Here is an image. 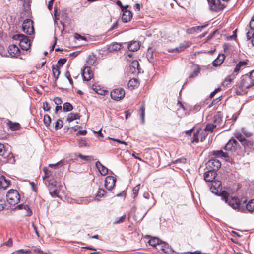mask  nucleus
I'll return each instance as SVG.
<instances>
[{
  "label": "nucleus",
  "instance_id": "obj_33",
  "mask_svg": "<svg viewBox=\"0 0 254 254\" xmlns=\"http://www.w3.org/2000/svg\"><path fill=\"white\" fill-rule=\"evenodd\" d=\"M106 192V191L105 190L103 189H99L97 191L95 199L96 200H99L101 198L104 196Z\"/></svg>",
  "mask_w": 254,
  "mask_h": 254
},
{
  "label": "nucleus",
  "instance_id": "obj_45",
  "mask_svg": "<svg viewBox=\"0 0 254 254\" xmlns=\"http://www.w3.org/2000/svg\"><path fill=\"white\" fill-rule=\"evenodd\" d=\"M63 126V121L61 119H58L55 123V128L56 130L61 129Z\"/></svg>",
  "mask_w": 254,
  "mask_h": 254
},
{
  "label": "nucleus",
  "instance_id": "obj_7",
  "mask_svg": "<svg viewBox=\"0 0 254 254\" xmlns=\"http://www.w3.org/2000/svg\"><path fill=\"white\" fill-rule=\"evenodd\" d=\"M33 23V21L30 19L25 20L22 24L23 31L28 35L33 34L34 31Z\"/></svg>",
  "mask_w": 254,
  "mask_h": 254
},
{
  "label": "nucleus",
  "instance_id": "obj_26",
  "mask_svg": "<svg viewBox=\"0 0 254 254\" xmlns=\"http://www.w3.org/2000/svg\"><path fill=\"white\" fill-rule=\"evenodd\" d=\"M122 45L120 43H113L110 44L108 47L109 51L112 52L113 51H118L121 49Z\"/></svg>",
  "mask_w": 254,
  "mask_h": 254
},
{
  "label": "nucleus",
  "instance_id": "obj_55",
  "mask_svg": "<svg viewBox=\"0 0 254 254\" xmlns=\"http://www.w3.org/2000/svg\"><path fill=\"white\" fill-rule=\"evenodd\" d=\"M250 81L253 85H254V70L251 71L248 76Z\"/></svg>",
  "mask_w": 254,
  "mask_h": 254
},
{
  "label": "nucleus",
  "instance_id": "obj_56",
  "mask_svg": "<svg viewBox=\"0 0 254 254\" xmlns=\"http://www.w3.org/2000/svg\"><path fill=\"white\" fill-rule=\"evenodd\" d=\"M79 146L80 147H83L87 146V143L85 139H81L79 141Z\"/></svg>",
  "mask_w": 254,
  "mask_h": 254
},
{
  "label": "nucleus",
  "instance_id": "obj_15",
  "mask_svg": "<svg viewBox=\"0 0 254 254\" xmlns=\"http://www.w3.org/2000/svg\"><path fill=\"white\" fill-rule=\"evenodd\" d=\"M136 207H133L131 209V212L134 213L133 218L135 221H141L147 214L148 210L139 213V212H136Z\"/></svg>",
  "mask_w": 254,
  "mask_h": 254
},
{
  "label": "nucleus",
  "instance_id": "obj_24",
  "mask_svg": "<svg viewBox=\"0 0 254 254\" xmlns=\"http://www.w3.org/2000/svg\"><path fill=\"white\" fill-rule=\"evenodd\" d=\"M212 154L216 157L218 158H226L228 157V154L227 153L224 152L222 150H217L213 151L212 152Z\"/></svg>",
  "mask_w": 254,
  "mask_h": 254
},
{
  "label": "nucleus",
  "instance_id": "obj_47",
  "mask_svg": "<svg viewBox=\"0 0 254 254\" xmlns=\"http://www.w3.org/2000/svg\"><path fill=\"white\" fill-rule=\"evenodd\" d=\"M66 59H65V58H61L60 59L58 62H57V64L55 65L57 67H62L64 64L66 63Z\"/></svg>",
  "mask_w": 254,
  "mask_h": 254
},
{
  "label": "nucleus",
  "instance_id": "obj_34",
  "mask_svg": "<svg viewBox=\"0 0 254 254\" xmlns=\"http://www.w3.org/2000/svg\"><path fill=\"white\" fill-rule=\"evenodd\" d=\"M234 136L241 143L245 142L247 141L245 138L239 131H236L234 133Z\"/></svg>",
  "mask_w": 254,
  "mask_h": 254
},
{
  "label": "nucleus",
  "instance_id": "obj_35",
  "mask_svg": "<svg viewBox=\"0 0 254 254\" xmlns=\"http://www.w3.org/2000/svg\"><path fill=\"white\" fill-rule=\"evenodd\" d=\"M52 72H53V74L54 77H55L56 80L59 77L60 74L59 67H57L54 65H53L52 66Z\"/></svg>",
  "mask_w": 254,
  "mask_h": 254
},
{
  "label": "nucleus",
  "instance_id": "obj_63",
  "mask_svg": "<svg viewBox=\"0 0 254 254\" xmlns=\"http://www.w3.org/2000/svg\"><path fill=\"white\" fill-rule=\"evenodd\" d=\"M199 73V69L195 70L192 73L190 74L189 78H193L195 76H197Z\"/></svg>",
  "mask_w": 254,
  "mask_h": 254
},
{
  "label": "nucleus",
  "instance_id": "obj_61",
  "mask_svg": "<svg viewBox=\"0 0 254 254\" xmlns=\"http://www.w3.org/2000/svg\"><path fill=\"white\" fill-rule=\"evenodd\" d=\"M207 25H208V24H205L202 26H196V27H195V30L196 31V32H201V31H202V29L206 28L207 26Z\"/></svg>",
  "mask_w": 254,
  "mask_h": 254
},
{
  "label": "nucleus",
  "instance_id": "obj_60",
  "mask_svg": "<svg viewBox=\"0 0 254 254\" xmlns=\"http://www.w3.org/2000/svg\"><path fill=\"white\" fill-rule=\"evenodd\" d=\"M186 162V159L185 158H179L174 161V163H175V164H178V163L185 164Z\"/></svg>",
  "mask_w": 254,
  "mask_h": 254
},
{
  "label": "nucleus",
  "instance_id": "obj_11",
  "mask_svg": "<svg viewBox=\"0 0 254 254\" xmlns=\"http://www.w3.org/2000/svg\"><path fill=\"white\" fill-rule=\"evenodd\" d=\"M116 179L113 176H108L105 180V186L108 190H112L115 186Z\"/></svg>",
  "mask_w": 254,
  "mask_h": 254
},
{
  "label": "nucleus",
  "instance_id": "obj_6",
  "mask_svg": "<svg viewBox=\"0 0 254 254\" xmlns=\"http://www.w3.org/2000/svg\"><path fill=\"white\" fill-rule=\"evenodd\" d=\"M222 188L221 181L219 180H214L213 182L211 183L210 185V190L212 193L221 196V193L222 192ZM223 191L224 190H223Z\"/></svg>",
  "mask_w": 254,
  "mask_h": 254
},
{
  "label": "nucleus",
  "instance_id": "obj_10",
  "mask_svg": "<svg viewBox=\"0 0 254 254\" xmlns=\"http://www.w3.org/2000/svg\"><path fill=\"white\" fill-rule=\"evenodd\" d=\"M8 52L11 57L13 58H17L20 55L19 48L15 44H11L9 46Z\"/></svg>",
  "mask_w": 254,
  "mask_h": 254
},
{
  "label": "nucleus",
  "instance_id": "obj_4",
  "mask_svg": "<svg viewBox=\"0 0 254 254\" xmlns=\"http://www.w3.org/2000/svg\"><path fill=\"white\" fill-rule=\"evenodd\" d=\"M7 201L11 205L18 204L20 200V196L18 191L13 189L10 190L6 194Z\"/></svg>",
  "mask_w": 254,
  "mask_h": 254
},
{
  "label": "nucleus",
  "instance_id": "obj_52",
  "mask_svg": "<svg viewBox=\"0 0 254 254\" xmlns=\"http://www.w3.org/2000/svg\"><path fill=\"white\" fill-rule=\"evenodd\" d=\"M5 200L2 198H0V212L5 208Z\"/></svg>",
  "mask_w": 254,
  "mask_h": 254
},
{
  "label": "nucleus",
  "instance_id": "obj_59",
  "mask_svg": "<svg viewBox=\"0 0 254 254\" xmlns=\"http://www.w3.org/2000/svg\"><path fill=\"white\" fill-rule=\"evenodd\" d=\"M54 102L57 105H60L62 103L61 98L58 97H56L54 99Z\"/></svg>",
  "mask_w": 254,
  "mask_h": 254
},
{
  "label": "nucleus",
  "instance_id": "obj_43",
  "mask_svg": "<svg viewBox=\"0 0 254 254\" xmlns=\"http://www.w3.org/2000/svg\"><path fill=\"white\" fill-rule=\"evenodd\" d=\"M140 111L141 112V123L144 124L145 122V108L144 105H142L140 108Z\"/></svg>",
  "mask_w": 254,
  "mask_h": 254
},
{
  "label": "nucleus",
  "instance_id": "obj_40",
  "mask_svg": "<svg viewBox=\"0 0 254 254\" xmlns=\"http://www.w3.org/2000/svg\"><path fill=\"white\" fill-rule=\"evenodd\" d=\"M234 76L232 75L227 76L223 81V85L224 86H228L232 81L234 80Z\"/></svg>",
  "mask_w": 254,
  "mask_h": 254
},
{
  "label": "nucleus",
  "instance_id": "obj_3",
  "mask_svg": "<svg viewBox=\"0 0 254 254\" xmlns=\"http://www.w3.org/2000/svg\"><path fill=\"white\" fill-rule=\"evenodd\" d=\"M13 39L19 41V46L23 50H28L31 46V42L27 37L22 34H15Z\"/></svg>",
  "mask_w": 254,
  "mask_h": 254
},
{
  "label": "nucleus",
  "instance_id": "obj_49",
  "mask_svg": "<svg viewBox=\"0 0 254 254\" xmlns=\"http://www.w3.org/2000/svg\"><path fill=\"white\" fill-rule=\"evenodd\" d=\"M216 127V125L211 124H207L205 128V130L208 131H212L213 129L215 128Z\"/></svg>",
  "mask_w": 254,
  "mask_h": 254
},
{
  "label": "nucleus",
  "instance_id": "obj_13",
  "mask_svg": "<svg viewBox=\"0 0 254 254\" xmlns=\"http://www.w3.org/2000/svg\"><path fill=\"white\" fill-rule=\"evenodd\" d=\"M217 173L214 170H208L204 174V179L206 182H210L212 183L213 182L216 177Z\"/></svg>",
  "mask_w": 254,
  "mask_h": 254
},
{
  "label": "nucleus",
  "instance_id": "obj_12",
  "mask_svg": "<svg viewBox=\"0 0 254 254\" xmlns=\"http://www.w3.org/2000/svg\"><path fill=\"white\" fill-rule=\"evenodd\" d=\"M127 7L128 6H126L124 8H122L123 13L122 16V20L123 22L125 23L130 21L132 18V14L131 12L127 9Z\"/></svg>",
  "mask_w": 254,
  "mask_h": 254
},
{
  "label": "nucleus",
  "instance_id": "obj_8",
  "mask_svg": "<svg viewBox=\"0 0 254 254\" xmlns=\"http://www.w3.org/2000/svg\"><path fill=\"white\" fill-rule=\"evenodd\" d=\"M125 95V90L123 88L115 89L111 92L110 96L114 100L119 101Z\"/></svg>",
  "mask_w": 254,
  "mask_h": 254
},
{
  "label": "nucleus",
  "instance_id": "obj_28",
  "mask_svg": "<svg viewBox=\"0 0 254 254\" xmlns=\"http://www.w3.org/2000/svg\"><path fill=\"white\" fill-rule=\"evenodd\" d=\"M8 127L12 131L17 130L20 128V125L18 123H13L9 121L7 123Z\"/></svg>",
  "mask_w": 254,
  "mask_h": 254
},
{
  "label": "nucleus",
  "instance_id": "obj_42",
  "mask_svg": "<svg viewBox=\"0 0 254 254\" xmlns=\"http://www.w3.org/2000/svg\"><path fill=\"white\" fill-rule=\"evenodd\" d=\"M43 121L46 127H48L50 126L51 122V119L49 115L46 114L44 115Z\"/></svg>",
  "mask_w": 254,
  "mask_h": 254
},
{
  "label": "nucleus",
  "instance_id": "obj_50",
  "mask_svg": "<svg viewBox=\"0 0 254 254\" xmlns=\"http://www.w3.org/2000/svg\"><path fill=\"white\" fill-rule=\"evenodd\" d=\"M32 252L29 249H20L16 251L17 254H31Z\"/></svg>",
  "mask_w": 254,
  "mask_h": 254
},
{
  "label": "nucleus",
  "instance_id": "obj_62",
  "mask_svg": "<svg viewBox=\"0 0 254 254\" xmlns=\"http://www.w3.org/2000/svg\"><path fill=\"white\" fill-rule=\"evenodd\" d=\"M96 60V57L95 56H92L90 57L88 62L90 64H93L95 62Z\"/></svg>",
  "mask_w": 254,
  "mask_h": 254
},
{
  "label": "nucleus",
  "instance_id": "obj_41",
  "mask_svg": "<svg viewBox=\"0 0 254 254\" xmlns=\"http://www.w3.org/2000/svg\"><path fill=\"white\" fill-rule=\"evenodd\" d=\"M64 160H61L56 164H49V166L51 168H57L59 167L62 166L64 164Z\"/></svg>",
  "mask_w": 254,
  "mask_h": 254
},
{
  "label": "nucleus",
  "instance_id": "obj_20",
  "mask_svg": "<svg viewBox=\"0 0 254 254\" xmlns=\"http://www.w3.org/2000/svg\"><path fill=\"white\" fill-rule=\"evenodd\" d=\"M225 58V56L224 54H219L212 63L213 66L217 67L223 63Z\"/></svg>",
  "mask_w": 254,
  "mask_h": 254
},
{
  "label": "nucleus",
  "instance_id": "obj_53",
  "mask_svg": "<svg viewBox=\"0 0 254 254\" xmlns=\"http://www.w3.org/2000/svg\"><path fill=\"white\" fill-rule=\"evenodd\" d=\"M139 189H140V184L136 185L135 187H134L133 188L132 192H133V194L134 195V197H135L137 195Z\"/></svg>",
  "mask_w": 254,
  "mask_h": 254
},
{
  "label": "nucleus",
  "instance_id": "obj_54",
  "mask_svg": "<svg viewBox=\"0 0 254 254\" xmlns=\"http://www.w3.org/2000/svg\"><path fill=\"white\" fill-rule=\"evenodd\" d=\"M78 156L82 159L86 161H90L92 159L93 156H86L79 154Z\"/></svg>",
  "mask_w": 254,
  "mask_h": 254
},
{
  "label": "nucleus",
  "instance_id": "obj_25",
  "mask_svg": "<svg viewBox=\"0 0 254 254\" xmlns=\"http://www.w3.org/2000/svg\"><path fill=\"white\" fill-rule=\"evenodd\" d=\"M247 65L246 61H240L236 65L234 71L236 73L239 72L241 69L244 68Z\"/></svg>",
  "mask_w": 254,
  "mask_h": 254
},
{
  "label": "nucleus",
  "instance_id": "obj_18",
  "mask_svg": "<svg viewBox=\"0 0 254 254\" xmlns=\"http://www.w3.org/2000/svg\"><path fill=\"white\" fill-rule=\"evenodd\" d=\"M139 42L137 41H132L128 43V49L131 51H137L140 48Z\"/></svg>",
  "mask_w": 254,
  "mask_h": 254
},
{
  "label": "nucleus",
  "instance_id": "obj_32",
  "mask_svg": "<svg viewBox=\"0 0 254 254\" xmlns=\"http://www.w3.org/2000/svg\"><path fill=\"white\" fill-rule=\"evenodd\" d=\"M139 85V82L137 79L132 78L130 79L128 83V86L129 87H132L134 88L135 87H137Z\"/></svg>",
  "mask_w": 254,
  "mask_h": 254
},
{
  "label": "nucleus",
  "instance_id": "obj_27",
  "mask_svg": "<svg viewBox=\"0 0 254 254\" xmlns=\"http://www.w3.org/2000/svg\"><path fill=\"white\" fill-rule=\"evenodd\" d=\"M80 119V115L78 113H69L67 118V120L68 122H71L73 121Z\"/></svg>",
  "mask_w": 254,
  "mask_h": 254
},
{
  "label": "nucleus",
  "instance_id": "obj_64",
  "mask_svg": "<svg viewBox=\"0 0 254 254\" xmlns=\"http://www.w3.org/2000/svg\"><path fill=\"white\" fill-rule=\"evenodd\" d=\"M195 32H196V31L195 30L194 27H191L187 30V33L189 34H194Z\"/></svg>",
  "mask_w": 254,
  "mask_h": 254
},
{
  "label": "nucleus",
  "instance_id": "obj_2",
  "mask_svg": "<svg viewBox=\"0 0 254 254\" xmlns=\"http://www.w3.org/2000/svg\"><path fill=\"white\" fill-rule=\"evenodd\" d=\"M253 86L250 81L248 76L245 75L242 77L238 85L237 93L239 94H243L247 93V89Z\"/></svg>",
  "mask_w": 254,
  "mask_h": 254
},
{
  "label": "nucleus",
  "instance_id": "obj_30",
  "mask_svg": "<svg viewBox=\"0 0 254 254\" xmlns=\"http://www.w3.org/2000/svg\"><path fill=\"white\" fill-rule=\"evenodd\" d=\"M160 243H161V240L157 237H153L148 241V244L154 247L160 245Z\"/></svg>",
  "mask_w": 254,
  "mask_h": 254
},
{
  "label": "nucleus",
  "instance_id": "obj_44",
  "mask_svg": "<svg viewBox=\"0 0 254 254\" xmlns=\"http://www.w3.org/2000/svg\"><path fill=\"white\" fill-rule=\"evenodd\" d=\"M49 193L52 197H59V191L56 189H50Z\"/></svg>",
  "mask_w": 254,
  "mask_h": 254
},
{
  "label": "nucleus",
  "instance_id": "obj_46",
  "mask_svg": "<svg viewBox=\"0 0 254 254\" xmlns=\"http://www.w3.org/2000/svg\"><path fill=\"white\" fill-rule=\"evenodd\" d=\"M222 121V117H221V116L220 115H217L214 116V122L215 123L214 125H216V126L217 125H220Z\"/></svg>",
  "mask_w": 254,
  "mask_h": 254
},
{
  "label": "nucleus",
  "instance_id": "obj_21",
  "mask_svg": "<svg viewBox=\"0 0 254 254\" xmlns=\"http://www.w3.org/2000/svg\"><path fill=\"white\" fill-rule=\"evenodd\" d=\"M10 185V181L6 179L4 176L0 177V186L1 188L6 189Z\"/></svg>",
  "mask_w": 254,
  "mask_h": 254
},
{
  "label": "nucleus",
  "instance_id": "obj_38",
  "mask_svg": "<svg viewBox=\"0 0 254 254\" xmlns=\"http://www.w3.org/2000/svg\"><path fill=\"white\" fill-rule=\"evenodd\" d=\"M73 109L72 105L69 102L65 103L63 105V111L64 112H69Z\"/></svg>",
  "mask_w": 254,
  "mask_h": 254
},
{
  "label": "nucleus",
  "instance_id": "obj_37",
  "mask_svg": "<svg viewBox=\"0 0 254 254\" xmlns=\"http://www.w3.org/2000/svg\"><path fill=\"white\" fill-rule=\"evenodd\" d=\"M47 186L49 190H50V189H55L57 186V182L54 179H50L48 181Z\"/></svg>",
  "mask_w": 254,
  "mask_h": 254
},
{
  "label": "nucleus",
  "instance_id": "obj_14",
  "mask_svg": "<svg viewBox=\"0 0 254 254\" xmlns=\"http://www.w3.org/2000/svg\"><path fill=\"white\" fill-rule=\"evenodd\" d=\"M82 76L84 80L89 81L91 79L93 74L91 68L89 66L85 67L82 70Z\"/></svg>",
  "mask_w": 254,
  "mask_h": 254
},
{
  "label": "nucleus",
  "instance_id": "obj_16",
  "mask_svg": "<svg viewBox=\"0 0 254 254\" xmlns=\"http://www.w3.org/2000/svg\"><path fill=\"white\" fill-rule=\"evenodd\" d=\"M207 165L212 168L211 170L215 171L221 167V164L218 160L211 159L207 162Z\"/></svg>",
  "mask_w": 254,
  "mask_h": 254
},
{
  "label": "nucleus",
  "instance_id": "obj_31",
  "mask_svg": "<svg viewBox=\"0 0 254 254\" xmlns=\"http://www.w3.org/2000/svg\"><path fill=\"white\" fill-rule=\"evenodd\" d=\"M188 46V45H187V44H181L179 47H176L175 49L169 50V52H180L184 50Z\"/></svg>",
  "mask_w": 254,
  "mask_h": 254
},
{
  "label": "nucleus",
  "instance_id": "obj_39",
  "mask_svg": "<svg viewBox=\"0 0 254 254\" xmlns=\"http://www.w3.org/2000/svg\"><path fill=\"white\" fill-rule=\"evenodd\" d=\"M247 30H248L247 32V39L249 40L251 38H252L254 37V28L250 27L249 26V29H247Z\"/></svg>",
  "mask_w": 254,
  "mask_h": 254
},
{
  "label": "nucleus",
  "instance_id": "obj_58",
  "mask_svg": "<svg viewBox=\"0 0 254 254\" xmlns=\"http://www.w3.org/2000/svg\"><path fill=\"white\" fill-rule=\"evenodd\" d=\"M199 131H197L196 132L194 133L192 137V142H196L197 143L199 141L198 139V134Z\"/></svg>",
  "mask_w": 254,
  "mask_h": 254
},
{
  "label": "nucleus",
  "instance_id": "obj_17",
  "mask_svg": "<svg viewBox=\"0 0 254 254\" xmlns=\"http://www.w3.org/2000/svg\"><path fill=\"white\" fill-rule=\"evenodd\" d=\"M237 143V141L235 139H231L226 144L224 149L226 151H232L234 150Z\"/></svg>",
  "mask_w": 254,
  "mask_h": 254
},
{
  "label": "nucleus",
  "instance_id": "obj_51",
  "mask_svg": "<svg viewBox=\"0 0 254 254\" xmlns=\"http://www.w3.org/2000/svg\"><path fill=\"white\" fill-rule=\"evenodd\" d=\"M241 131L246 137H250L252 135V133L248 131L245 128H242Z\"/></svg>",
  "mask_w": 254,
  "mask_h": 254
},
{
  "label": "nucleus",
  "instance_id": "obj_48",
  "mask_svg": "<svg viewBox=\"0 0 254 254\" xmlns=\"http://www.w3.org/2000/svg\"><path fill=\"white\" fill-rule=\"evenodd\" d=\"M126 215H124L120 217L117 218L114 222V224H120L124 222L125 220Z\"/></svg>",
  "mask_w": 254,
  "mask_h": 254
},
{
  "label": "nucleus",
  "instance_id": "obj_36",
  "mask_svg": "<svg viewBox=\"0 0 254 254\" xmlns=\"http://www.w3.org/2000/svg\"><path fill=\"white\" fill-rule=\"evenodd\" d=\"M246 209L249 212H253L254 211V199L250 200L246 205Z\"/></svg>",
  "mask_w": 254,
  "mask_h": 254
},
{
  "label": "nucleus",
  "instance_id": "obj_19",
  "mask_svg": "<svg viewBox=\"0 0 254 254\" xmlns=\"http://www.w3.org/2000/svg\"><path fill=\"white\" fill-rule=\"evenodd\" d=\"M95 166L102 175L104 176L108 173V168L104 166L103 165H102L100 161H97L95 163Z\"/></svg>",
  "mask_w": 254,
  "mask_h": 254
},
{
  "label": "nucleus",
  "instance_id": "obj_22",
  "mask_svg": "<svg viewBox=\"0 0 254 254\" xmlns=\"http://www.w3.org/2000/svg\"><path fill=\"white\" fill-rule=\"evenodd\" d=\"M19 209H24L26 211L25 215L27 216H30L32 214V211L29 206L26 204H20L17 205V207Z\"/></svg>",
  "mask_w": 254,
  "mask_h": 254
},
{
  "label": "nucleus",
  "instance_id": "obj_23",
  "mask_svg": "<svg viewBox=\"0 0 254 254\" xmlns=\"http://www.w3.org/2000/svg\"><path fill=\"white\" fill-rule=\"evenodd\" d=\"M139 64L137 60H133L130 64V71L132 73L139 71Z\"/></svg>",
  "mask_w": 254,
  "mask_h": 254
},
{
  "label": "nucleus",
  "instance_id": "obj_1",
  "mask_svg": "<svg viewBox=\"0 0 254 254\" xmlns=\"http://www.w3.org/2000/svg\"><path fill=\"white\" fill-rule=\"evenodd\" d=\"M10 147L8 144H3L0 143V156L3 157L5 161L13 164L15 162V159L13 154L9 150Z\"/></svg>",
  "mask_w": 254,
  "mask_h": 254
},
{
  "label": "nucleus",
  "instance_id": "obj_29",
  "mask_svg": "<svg viewBox=\"0 0 254 254\" xmlns=\"http://www.w3.org/2000/svg\"><path fill=\"white\" fill-rule=\"evenodd\" d=\"M160 245H161V250L163 252L168 253L171 252V248L168 244L161 240V243H160Z\"/></svg>",
  "mask_w": 254,
  "mask_h": 254
},
{
  "label": "nucleus",
  "instance_id": "obj_9",
  "mask_svg": "<svg viewBox=\"0 0 254 254\" xmlns=\"http://www.w3.org/2000/svg\"><path fill=\"white\" fill-rule=\"evenodd\" d=\"M210 8L213 11L222 10L223 6L221 4L220 0H208Z\"/></svg>",
  "mask_w": 254,
  "mask_h": 254
},
{
  "label": "nucleus",
  "instance_id": "obj_57",
  "mask_svg": "<svg viewBox=\"0 0 254 254\" xmlns=\"http://www.w3.org/2000/svg\"><path fill=\"white\" fill-rule=\"evenodd\" d=\"M43 109L45 111H49L50 109V107L48 103L46 101L43 103Z\"/></svg>",
  "mask_w": 254,
  "mask_h": 254
},
{
  "label": "nucleus",
  "instance_id": "obj_5",
  "mask_svg": "<svg viewBox=\"0 0 254 254\" xmlns=\"http://www.w3.org/2000/svg\"><path fill=\"white\" fill-rule=\"evenodd\" d=\"M221 197L222 200H224L226 203H228L233 209H236L238 208L239 204L237 199L230 197L227 191H222L221 193Z\"/></svg>",
  "mask_w": 254,
  "mask_h": 254
}]
</instances>
